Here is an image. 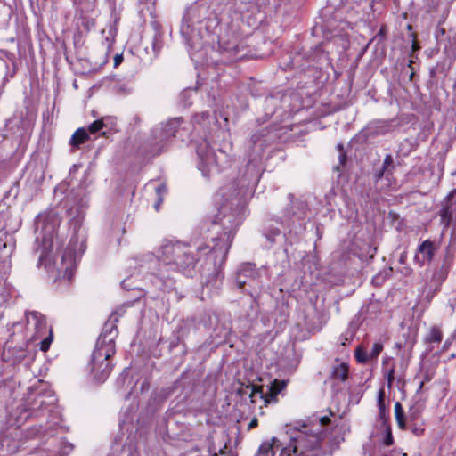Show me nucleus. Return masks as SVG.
<instances>
[{"label":"nucleus","instance_id":"obj_1","mask_svg":"<svg viewBox=\"0 0 456 456\" xmlns=\"http://www.w3.org/2000/svg\"><path fill=\"white\" fill-rule=\"evenodd\" d=\"M327 416H313L306 421L297 422L287 426L289 436V447H282L280 441L273 437L271 441L264 442L256 456H324L331 454L333 449L327 451L322 445L323 427L330 424Z\"/></svg>","mask_w":456,"mask_h":456},{"label":"nucleus","instance_id":"obj_2","mask_svg":"<svg viewBox=\"0 0 456 456\" xmlns=\"http://www.w3.org/2000/svg\"><path fill=\"white\" fill-rule=\"evenodd\" d=\"M118 321L117 314L113 313L104 323L92 354L91 371L98 382H104L112 370L110 359L116 353L115 339L118 333Z\"/></svg>","mask_w":456,"mask_h":456},{"label":"nucleus","instance_id":"obj_3","mask_svg":"<svg viewBox=\"0 0 456 456\" xmlns=\"http://www.w3.org/2000/svg\"><path fill=\"white\" fill-rule=\"evenodd\" d=\"M226 208L222 207L213 222V228L220 226L222 233L217 237L211 238L212 246L199 245L196 248L199 253L208 255L216 265L217 262L221 265L225 261L234 232L239 225V220L232 213L226 214Z\"/></svg>","mask_w":456,"mask_h":456},{"label":"nucleus","instance_id":"obj_4","mask_svg":"<svg viewBox=\"0 0 456 456\" xmlns=\"http://www.w3.org/2000/svg\"><path fill=\"white\" fill-rule=\"evenodd\" d=\"M161 261L174 269L183 272L187 276H192L198 259L191 247L181 241H164L159 248Z\"/></svg>","mask_w":456,"mask_h":456},{"label":"nucleus","instance_id":"obj_5","mask_svg":"<svg viewBox=\"0 0 456 456\" xmlns=\"http://www.w3.org/2000/svg\"><path fill=\"white\" fill-rule=\"evenodd\" d=\"M208 14V8L205 5L192 4L185 12L180 33L185 43L191 48H195L200 45L203 37L201 28L196 27L200 25Z\"/></svg>","mask_w":456,"mask_h":456},{"label":"nucleus","instance_id":"obj_6","mask_svg":"<svg viewBox=\"0 0 456 456\" xmlns=\"http://www.w3.org/2000/svg\"><path fill=\"white\" fill-rule=\"evenodd\" d=\"M196 151L199 158L198 168L207 178L219 173L221 168L229 162V156L222 150L216 152L208 140L200 142Z\"/></svg>","mask_w":456,"mask_h":456},{"label":"nucleus","instance_id":"obj_7","mask_svg":"<svg viewBox=\"0 0 456 456\" xmlns=\"http://www.w3.org/2000/svg\"><path fill=\"white\" fill-rule=\"evenodd\" d=\"M183 123L182 118H175L152 129L151 145L154 154L162 152L174 137H181L183 140L182 134V131L184 130V127H182Z\"/></svg>","mask_w":456,"mask_h":456},{"label":"nucleus","instance_id":"obj_8","mask_svg":"<svg viewBox=\"0 0 456 456\" xmlns=\"http://www.w3.org/2000/svg\"><path fill=\"white\" fill-rule=\"evenodd\" d=\"M183 123L182 118H175L152 129L151 145L154 154L162 152L174 137H181L183 140L182 134V131L184 130V127H182Z\"/></svg>","mask_w":456,"mask_h":456},{"label":"nucleus","instance_id":"obj_9","mask_svg":"<svg viewBox=\"0 0 456 456\" xmlns=\"http://www.w3.org/2000/svg\"><path fill=\"white\" fill-rule=\"evenodd\" d=\"M86 250V240L83 236L74 235L66 248L60 266L58 267V276L70 281L73 277L77 265V261L81 257Z\"/></svg>","mask_w":456,"mask_h":456},{"label":"nucleus","instance_id":"obj_10","mask_svg":"<svg viewBox=\"0 0 456 456\" xmlns=\"http://www.w3.org/2000/svg\"><path fill=\"white\" fill-rule=\"evenodd\" d=\"M27 330L32 332L31 338L41 339L40 349L46 352L53 341V331L46 322V318L37 311H28L25 314Z\"/></svg>","mask_w":456,"mask_h":456},{"label":"nucleus","instance_id":"obj_11","mask_svg":"<svg viewBox=\"0 0 456 456\" xmlns=\"http://www.w3.org/2000/svg\"><path fill=\"white\" fill-rule=\"evenodd\" d=\"M260 271L251 263L242 264L235 273V282L240 289H244L248 285L252 289L260 287L259 282Z\"/></svg>","mask_w":456,"mask_h":456},{"label":"nucleus","instance_id":"obj_12","mask_svg":"<svg viewBox=\"0 0 456 456\" xmlns=\"http://www.w3.org/2000/svg\"><path fill=\"white\" fill-rule=\"evenodd\" d=\"M55 403L56 398L54 395H53L51 392L44 395H37L30 403V406L25 409V411L29 412V414L26 418H37L40 415H44L45 413H49L53 411Z\"/></svg>","mask_w":456,"mask_h":456},{"label":"nucleus","instance_id":"obj_13","mask_svg":"<svg viewBox=\"0 0 456 456\" xmlns=\"http://www.w3.org/2000/svg\"><path fill=\"white\" fill-rule=\"evenodd\" d=\"M42 230L44 234L41 238L38 265H44L45 266H48L51 263V252L53 247L55 225L53 224H47L42 227Z\"/></svg>","mask_w":456,"mask_h":456},{"label":"nucleus","instance_id":"obj_14","mask_svg":"<svg viewBox=\"0 0 456 456\" xmlns=\"http://www.w3.org/2000/svg\"><path fill=\"white\" fill-rule=\"evenodd\" d=\"M287 381L274 379L268 387V392L264 393L263 387L259 386H253L250 394L251 402H255V397L259 395L264 400L265 404L277 402V395L286 387Z\"/></svg>","mask_w":456,"mask_h":456},{"label":"nucleus","instance_id":"obj_15","mask_svg":"<svg viewBox=\"0 0 456 456\" xmlns=\"http://www.w3.org/2000/svg\"><path fill=\"white\" fill-rule=\"evenodd\" d=\"M436 248L434 243L429 240H426L421 244H419L417 248L415 256H414V261L417 263L420 267L424 266V265L427 262H431L434 255H435Z\"/></svg>","mask_w":456,"mask_h":456},{"label":"nucleus","instance_id":"obj_16","mask_svg":"<svg viewBox=\"0 0 456 456\" xmlns=\"http://www.w3.org/2000/svg\"><path fill=\"white\" fill-rule=\"evenodd\" d=\"M220 47L230 54L232 58H240V53L242 49L241 44L234 37L231 41H224L223 38L219 41Z\"/></svg>","mask_w":456,"mask_h":456},{"label":"nucleus","instance_id":"obj_17","mask_svg":"<svg viewBox=\"0 0 456 456\" xmlns=\"http://www.w3.org/2000/svg\"><path fill=\"white\" fill-rule=\"evenodd\" d=\"M456 194V189L452 191L446 198V202L441 208L439 215L441 217V222L444 224L445 227H448L453 218L454 211L451 208L449 201L452 199V197Z\"/></svg>","mask_w":456,"mask_h":456},{"label":"nucleus","instance_id":"obj_18","mask_svg":"<svg viewBox=\"0 0 456 456\" xmlns=\"http://www.w3.org/2000/svg\"><path fill=\"white\" fill-rule=\"evenodd\" d=\"M349 366L346 362H337L333 366L330 373V379L345 382L348 378Z\"/></svg>","mask_w":456,"mask_h":456},{"label":"nucleus","instance_id":"obj_19","mask_svg":"<svg viewBox=\"0 0 456 456\" xmlns=\"http://www.w3.org/2000/svg\"><path fill=\"white\" fill-rule=\"evenodd\" d=\"M89 138L88 133L85 128H78L70 138V144L73 147L78 148L82 143L86 142Z\"/></svg>","mask_w":456,"mask_h":456},{"label":"nucleus","instance_id":"obj_20","mask_svg":"<svg viewBox=\"0 0 456 456\" xmlns=\"http://www.w3.org/2000/svg\"><path fill=\"white\" fill-rule=\"evenodd\" d=\"M305 205L302 202H294L291 206V211L287 210L286 216L289 217H296L301 220L305 217Z\"/></svg>","mask_w":456,"mask_h":456},{"label":"nucleus","instance_id":"obj_21","mask_svg":"<svg viewBox=\"0 0 456 456\" xmlns=\"http://www.w3.org/2000/svg\"><path fill=\"white\" fill-rule=\"evenodd\" d=\"M384 397H385V392L383 389H380L378 394L379 417L382 420V422L384 424H386L387 419L388 418V414L386 410Z\"/></svg>","mask_w":456,"mask_h":456},{"label":"nucleus","instance_id":"obj_22","mask_svg":"<svg viewBox=\"0 0 456 456\" xmlns=\"http://www.w3.org/2000/svg\"><path fill=\"white\" fill-rule=\"evenodd\" d=\"M395 417L398 427L401 429H406L407 426L403 408L399 402H396L395 404Z\"/></svg>","mask_w":456,"mask_h":456},{"label":"nucleus","instance_id":"obj_23","mask_svg":"<svg viewBox=\"0 0 456 456\" xmlns=\"http://www.w3.org/2000/svg\"><path fill=\"white\" fill-rule=\"evenodd\" d=\"M442 338H443L442 331L438 328L433 327L430 330L428 336L426 338V342L440 343L442 341Z\"/></svg>","mask_w":456,"mask_h":456},{"label":"nucleus","instance_id":"obj_24","mask_svg":"<svg viewBox=\"0 0 456 456\" xmlns=\"http://www.w3.org/2000/svg\"><path fill=\"white\" fill-rule=\"evenodd\" d=\"M354 356L359 363H366L368 361L372 360V358L370 357V354L362 347L356 348Z\"/></svg>","mask_w":456,"mask_h":456},{"label":"nucleus","instance_id":"obj_25","mask_svg":"<svg viewBox=\"0 0 456 456\" xmlns=\"http://www.w3.org/2000/svg\"><path fill=\"white\" fill-rule=\"evenodd\" d=\"M105 126L106 124L104 123L103 119H97L89 126L88 131L94 134L101 132Z\"/></svg>","mask_w":456,"mask_h":456},{"label":"nucleus","instance_id":"obj_26","mask_svg":"<svg viewBox=\"0 0 456 456\" xmlns=\"http://www.w3.org/2000/svg\"><path fill=\"white\" fill-rule=\"evenodd\" d=\"M383 350V344L381 342H376L373 344L371 351L370 354V357L372 359L378 358L380 353Z\"/></svg>","mask_w":456,"mask_h":456},{"label":"nucleus","instance_id":"obj_27","mask_svg":"<svg viewBox=\"0 0 456 456\" xmlns=\"http://www.w3.org/2000/svg\"><path fill=\"white\" fill-rule=\"evenodd\" d=\"M167 189L165 187V185H159L156 188V192L158 194V200L157 202L155 203L154 205V208L157 211H159V207H160V204L162 203L163 201V199L161 197V194L162 192H166Z\"/></svg>","mask_w":456,"mask_h":456},{"label":"nucleus","instance_id":"obj_28","mask_svg":"<svg viewBox=\"0 0 456 456\" xmlns=\"http://www.w3.org/2000/svg\"><path fill=\"white\" fill-rule=\"evenodd\" d=\"M210 118L208 112H202L200 114H196L193 118L195 123L201 124L202 126L206 125L207 120Z\"/></svg>","mask_w":456,"mask_h":456},{"label":"nucleus","instance_id":"obj_29","mask_svg":"<svg viewBox=\"0 0 456 456\" xmlns=\"http://www.w3.org/2000/svg\"><path fill=\"white\" fill-rule=\"evenodd\" d=\"M161 46L162 45H161L160 37H159V35L155 34V36L153 37V41H152V49H153V52L155 53V54L159 53V52L161 49Z\"/></svg>","mask_w":456,"mask_h":456},{"label":"nucleus","instance_id":"obj_30","mask_svg":"<svg viewBox=\"0 0 456 456\" xmlns=\"http://www.w3.org/2000/svg\"><path fill=\"white\" fill-rule=\"evenodd\" d=\"M385 375L387 381V387L390 388L395 379V368L392 367L390 369L386 370Z\"/></svg>","mask_w":456,"mask_h":456},{"label":"nucleus","instance_id":"obj_31","mask_svg":"<svg viewBox=\"0 0 456 456\" xmlns=\"http://www.w3.org/2000/svg\"><path fill=\"white\" fill-rule=\"evenodd\" d=\"M384 444L387 445V446H390L393 444L394 443V439H393V436H392V432H391V428L390 427H387V429H386V436L384 438V441H383Z\"/></svg>","mask_w":456,"mask_h":456},{"label":"nucleus","instance_id":"obj_32","mask_svg":"<svg viewBox=\"0 0 456 456\" xmlns=\"http://www.w3.org/2000/svg\"><path fill=\"white\" fill-rule=\"evenodd\" d=\"M409 418L412 420L417 419L419 416V411L418 408L412 406L409 410Z\"/></svg>","mask_w":456,"mask_h":456},{"label":"nucleus","instance_id":"obj_33","mask_svg":"<svg viewBox=\"0 0 456 456\" xmlns=\"http://www.w3.org/2000/svg\"><path fill=\"white\" fill-rule=\"evenodd\" d=\"M338 150L340 151V154H339V157H338L339 158V161H340V163L342 165H344L345 162H346V153L343 151V145L342 144H338Z\"/></svg>","mask_w":456,"mask_h":456},{"label":"nucleus","instance_id":"obj_34","mask_svg":"<svg viewBox=\"0 0 456 456\" xmlns=\"http://www.w3.org/2000/svg\"><path fill=\"white\" fill-rule=\"evenodd\" d=\"M122 60H123V57L121 55H116L115 59H114L115 67L119 65V63L122 61Z\"/></svg>","mask_w":456,"mask_h":456},{"label":"nucleus","instance_id":"obj_35","mask_svg":"<svg viewBox=\"0 0 456 456\" xmlns=\"http://www.w3.org/2000/svg\"><path fill=\"white\" fill-rule=\"evenodd\" d=\"M257 424H258L257 419H253L249 422V424H248V428H249V429L254 428H256V427L257 426Z\"/></svg>","mask_w":456,"mask_h":456},{"label":"nucleus","instance_id":"obj_36","mask_svg":"<svg viewBox=\"0 0 456 456\" xmlns=\"http://www.w3.org/2000/svg\"><path fill=\"white\" fill-rule=\"evenodd\" d=\"M259 141V135L257 134H253L252 138H251V142L252 144H256Z\"/></svg>","mask_w":456,"mask_h":456},{"label":"nucleus","instance_id":"obj_37","mask_svg":"<svg viewBox=\"0 0 456 456\" xmlns=\"http://www.w3.org/2000/svg\"><path fill=\"white\" fill-rule=\"evenodd\" d=\"M392 163V158L390 155H387L384 160V165L387 166Z\"/></svg>","mask_w":456,"mask_h":456},{"label":"nucleus","instance_id":"obj_38","mask_svg":"<svg viewBox=\"0 0 456 456\" xmlns=\"http://www.w3.org/2000/svg\"><path fill=\"white\" fill-rule=\"evenodd\" d=\"M405 258H406V256L404 254H402L400 256V259H399L400 263H402V264L404 263Z\"/></svg>","mask_w":456,"mask_h":456},{"label":"nucleus","instance_id":"obj_39","mask_svg":"<svg viewBox=\"0 0 456 456\" xmlns=\"http://www.w3.org/2000/svg\"><path fill=\"white\" fill-rule=\"evenodd\" d=\"M104 45L107 48H110L111 45V42L108 38H106V43Z\"/></svg>","mask_w":456,"mask_h":456},{"label":"nucleus","instance_id":"obj_40","mask_svg":"<svg viewBox=\"0 0 456 456\" xmlns=\"http://www.w3.org/2000/svg\"><path fill=\"white\" fill-rule=\"evenodd\" d=\"M349 327H357L356 323H354V322H352L350 324H349Z\"/></svg>","mask_w":456,"mask_h":456},{"label":"nucleus","instance_id":"obj_41","mask_svg":"<svg viewBox=\"0 0 456 456\" xmlns=\"http://www.w3.org/2000/svg\"><path fill=\"white\" fill-rule=\"evenodd\" d=\"M423 385H424V382H421L420 385H419V389H421L423 387Z\"/></svg>","mask_w":456,"mask_h":456},{"label":"nucleus","instance_id":"obj_42","mask_svg":"<svg viewBox=\"0 0 456 456\" xmlns=\"http://www.w3.org/2000/svg\"><path fill=\"white\" fill-rule=\"evenodd\" d=\"M69 213L70 216H72V208L69 209Z\"/></svg>","mask_w":456,"mask_h":456},{"label":"nucleus","instance_id":"obj_43","mask_svg":"<svg viewBox=\"0 0 456 456\" xmlns=\"http://www.w3.org/2000/svg\"><path fill=\"white\" fill-rule=\"evenodd\" d=\"M211 456H218L216 452H214Z\"/></svg>","mask_w":456,"mask_h":456}]
</instances>
